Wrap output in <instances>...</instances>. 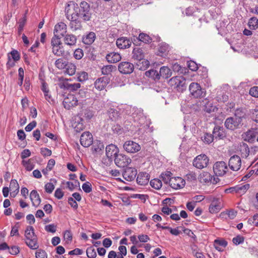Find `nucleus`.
Returning <instances> with one entry per match:
<instances>
[{
  "label": "nucleus",
  "mask_w": 258,
  "mask_h": 258,
  "mask_svg": "<svg viewBox=\"0 0 258 258\" xmlns=\"http://www.w3.org/2000/svg\"><path fill=\"white\" fill-rule=\"evenodd\" d=\"M77 8V3L74 2H69L65 8V15L68 20L70 21V27L72 31H75L82 28L81 22L80 17L74 12Z\"/></svg>",
  "instance_id": "nucleus-1"
},
{
  "label": "nucleus",
  "mask_w": 258,
  "mask_h": 258,
  "mask_svg": "<svg viewBox=\"0 0 258 258\" xmlns=\"http://www.w3.org/2000/svg\"><path fill=\"white\" fill-rule=\"evenodd\" d=\"M106 155L109 161H128L130 158L124 154H119V149L115 145L111 144L106 147Z\"/></svg>",
  "instance_id": "nucleus-2"
},
{
  "label": "nucleus",
  "mask_w": 258,
  "mask_h": 258,
  "mask_svg": "<svg viewBox=\"0 0 258 258\" xmlns=\"http://www.w3.org/2000/svg\"><path fill=\"white\" fill-rule=\"evenodd\" d=\"M32 226H28L25 231L26 244L32 249H37L39 247L37 236L34 233Z\"/></svg>",
  "instance_id": "nucleus-3"
},
{
  "label": "nucleus",
  "mask_w": 258,
  "mask_h": 258,
  "mask_svg": "<svg viewBox=\"0 0 258 258\" xmlns=\"http://www.w3.org/2000/svg\"><path fill=\"white\" fill-rule=\"evenodd\" d=\"M74 12L84 21H88L91 19L92 14L90 7L86 2H81L79 6L77 4V8H75Z\"/></svg>",
  "instance_id": "nucleus-4"
},
{
  "label": "nucleus",
  "mask_w": 258,
  "mask_h": 258,
  "mask_svg": "<svg viewBox=\"0 0 258 258\" xmlns=\"http://www.w3.org/2000/svg\"><path fill=\"white\" fill-rule=\"evenodd\" d=\"M169 85L179 92H182L186 89V80L181 76L171 78L168 81Z\"/></svg>",
  "instance_id": "nucleus-5"
},
{
  "label": "nucleus",
  "mask_w": 258,
  "mask_h": 258,
  "mask_svg": "<svg viewBox=\"0 0 258 258\" xmlns=\"http://www.w3.org/2000/svg\"><path fill=\"white\" fill-rule=\"evenodd\" d=\"M190 94L194 98H203L206 96V92L198 83L192 82L189 86Z\"/></svg>",
  "instance_id": "nucleus-6"
},
{
  "label": "nucleus",
  "mask_w": 258,
  "mask_h": 258,
  "mask_svg": "<svg viewBox=\"0 0 258 258\" xmlns=\"http://www.w3.org/2000/svg\"><path fill=\"white\" fill-rule=\"evenodd\" d=\"M199 179L201 183L206 184H216L219 181L218 177L212 176L211 174L207 172H203L201 173L199 175Z\"/></svg>",
  "instance_id": "nucleus-7"
},
{
  "label": "nucleus",
  "mask_w": 258,
  "mask_h": 258,
  "mask_svg": "<svg viewBox=\"0 0 258 258\" xmlns=\"http://www.w3.org/2000/svg\"><path fill=\"white\" fill-rule=\"evenodd\" d=\"M242 119L237 117H230L227 118L224 123L225 127L230 130H234L239 127L241 124Z\"/></svg>",
  "instance_id": "nucleus-8"
},
{
  "label": "nucleus",
  "mask_w": 258,
  "mask_h": 258,
  "mask_svg": "<svg viewBox=\"0 0 258 258\" xmlns=\"http://www.w3.org/2000/svg\"><path fill=\"white\" fill-rule=\"evenodd\" d=\"M223 208L222 200L221 198H214L209 207V212L211 214L218 213Z\"/></svg>",
  "instance_id": "nucleus-9"
},
{
  "label": "nucleus",
  "mask_w": 258,
  "mask_h": 258,
  "mask_svg": "<svg viewBox=\"0 0 258 258\" xmlns=\"http://www.w3.org/2000/svg\"><path fill=\"white\" fill-rule=\"evenodd\" d=\"M227 170L226 162H215L213 166V171L217 177L224 175Z\"/></svg>",
  "instance_id": "nucleus-10"
},
{
  "label": "nucleus",
  "mask_w": 258,
  "mask_h": 258,
  "mask_svg": "<svg viewBox=\"0 0 258 258\" xmlns=\"http://www.w3.org/2000/svg\"><path fill=\"white\" fill-rule=\"evenodd\" d=\"M78 104V100L76 96L73 94H68L64 98L63 104L65 108L70 109L71 107L77 106Z\"/></svg>",
  "instance_id": "nucleus-11"
},
{
  "label": "nucleus",
  "mask_w": 258,
  "mask_h": 258,
  "mask_svg": "<svg viewBox=\"0 0 258 258\" xmlns=\"http://www.w3.org/2000/svg\"><path fill=\"white\" fill-rule=\"evenodd\" d=\"M93 142V136L89 132H84L80 137V143L84 147H89Z\"/></svg>",
  "instance_id": "nucleus-12"
},
{
  "label": "nucleus",
  "mask_w": 258,
  "mask_h": 258,
  "mask_svg": "<svg viewBox=\"0 0 258 258\" xmlns=\"http://www.w3.org/2000/svg\"><path fill=\"white\" fill-rule=\"evenodd\" d=\"M134 70V64L130 62L122 61L118 65V70L121 74H130Z\"/></svg>",
  "instance_id": "nucleus-13"
},
{
  "label": "nucleus",
  "mask_w": 258,
  "mask_h": 258,
  "mask_svg": "<svg viewBox=\"0 0 258 258\" xmlns=\"http://www.w3.org/2000/svg\"><path fill=\"white\" fill-rule=\"evenodd\" d=\"M124 149L128 153H136L141 149L140 146L133 141H128L123 144Z\"/></svg>",
  "instance_id": "nucleus-14"
},
{
  "label": "nucleus",
  "mask_w": 258,
  "mask_h": 258,
  "mask_svg": "<svg viewBox=\"0 0 258 258\" xmlns=\"http://www.w3.org/2000/svg\"><path fill=\"white\" fill-rule=\"evenodd\" d=\"M169 184L172 188L178 189L184 186L185 181L180 177H174L171 178Z\"/></svg>",
  "instance_id": "nucleus-15"
},
{
  "label": "nucleus",
  "mask_w": 258,
  "mask_h": 258,
  "mask_svg": "<svg viewBox=\"0 0 258 258\" xmlns=\"http://www.w3.org/2000/svg\"><path fill=\"white\" fill-rule=\"evenodd\" d=\"M137 174V170L133 167H126L123 172V177L127 181L133 180Z\"/></svg>",
  "instance_id": "nucleus-16"
},
{
  "label": "nucleus",
  "mask_w": 258,
  "mask_h": 258,
  "mask_svg": "<svg viewBox=\"0 0 258 258\" xmlns=\"http://www.w3.org/2000/svg\"><path fill=\"white\" fill-rule=\"evenodd\" d=\"M110 79L107 77L98 78L94 83L95 87L98 90L101 91L106 87Z\"/></svg>",
  "instance_id": "nucleus-17"
},
{
  "label": "nucleus",
  "mask_w": 258,
  "mask_h": 258,
  "mask_svg": "<svg viewBox=\"0 0 258 258\" xmlns=\"http://www.w3.org/2000/svg\"><path fill=\"white\" fill-rule=\"evenodd\" d=\"M67 31V26L63 22H59L55 25L54 29V34L63 36Z\"/></svg>",
  "instance_id": "nucleus-18"
},
{
  "label": "nucleus",
  "mask_w": 258,
  "mask_h": 258,
  "mask_svg": "<svg viewBox=\"0 0 258 258\" xmlns=\"http://www.w3.org/2000/svg\"><path fill=\"white\" fill-rule=\"evenodd\" d=\"M59 86L61 88H63L70 91H75L81 87L80 83H70L68 80H66L63 83L60 84Z\"/></svg>",
  "instance_id": "nucleus-19"
},
{
  "label": "nucleus",
  "mask_w": 258,
  "mask_h": 258,
  "mask_svg": "<svg viewBox=\"0 0 258 258\" xmlns=\"http://www.w3.org/2000/svg\"><path fill=\"white\" fill-rule=\"evenodd\" d=\"M132 41L126 37H120L118 38L116 41L117 46L120 49H125L131 46Z\"/></svg>",
  "instance_id": "nucleus-20"
},
{
  "label": "nucleus",
  "mask_w": 258,
  "mask_h": 258,
  "mask_svg": "<svg viewBox=\"0 0 258 258\" xmlns=\"http://www.w3.org/2000/svg\"><path fill=\"white\" fill-rule=\"evenodd\" d=\"M150 179V175L146 172H140L137 178V183L141 185H147Z\"/></svg>",
  "instance_id": "nucleus-21"
},
{
  "label": "nucleus",
  "mask_w": 258,
  "mask_h": 258,
  "mask_svg": "<svg viewBox=\"0 0 258 258\" xmlns=\"http://www.w3.org/2000/svg\"><path fill=\"white\" fill-rule=\"evenodd\" d=\"M133 112L132 113L133 117L135 121L138 122L142 124V121L144 120V116L143 110L141 108H134L133 109Z\"/></svg>",
  "instance_id": "nucleus-22"
},
{
  "label": "nucleus",
  "mask_w": 258,
  "mask_h": 258,
  "mask_svg": "<svg viewBox=\"0 0 258 258\" xmlns=\"http://www.w3.org/2000/svg\"><path fill=\"white\" fill-rule=\"evenodd\" d=\"M213 135L215 139H223L226 137V133L222 126H216L213 131Z\"/></svg>",
  "instance_id": "nucleus-23"
},
{
  "label": "nucleus",
  "mask_w": 258,
  "mask_h": 258,
  "mask_svg": "<svg viewBox=\"0 0 258 258\" xmlns=\"http://www.w3.org/2000/svg\"><path fill=\"white\" fill-rule=\"evenodd\" d=\"M63 37V42L65 44L70 46H74L77 42V37L72 34H66Z\"/></svg>",
  "instance_id": "nucleus-24"
},
{
  "label": "nucleus",
  "mask_w": 258,
  "mask_h": 258,
  "mask_svg": "<svg viewBox=\"0 0 258 258\" xmlns=\"http://www.w3.org/2000/svg\"><path fill=\"white\" fill-rule=\"evenodd\" d=\"M92 145V151L93 153L101 154L104 149V145L102 142L98 140H95Z\"/></svg>",
  "instance_id": "nucleus-25"
},
{
  "label": "nucleus",
  "mask_w": 258,
  "mask_h": 258,
  "mask_svg": "<svg viewBox=\"0 0 258 258\" xmlns=\"http://www.w3.org/2000/svg\"><path fill=\"white\" fill-rule=\"evenodd\" d=\"M10 195L12 197H15L19 191V185L16 179H12L10 182Z\"/></svg>",
  "instance_id": "nucleus-26"
},
{
  "label": "nucleus",
  "mask_w": 258,
  "mask_h": 258,
  "mask_svg": "<svg viewBox=\"0 0 258 258\" xmlns=\"http://www.w3.org/2000/svg\"><path fill=\"white\" fill-rule=\"evenodd\" d=\"M30 198L33 206L37 207L40 205L41 203V199L36 190H33L31 191Z\"/></svg>",
  "instance_id": "nucleus-27"
},
{
  "label": "nucleus",
  "mask_w": 258,
  "mask_h": 258,
  "mask_svg": "<svg viewBox=\"0 0 258 258\" xmlns=\"http://www.w3.org/2000/svg\"><path fill=\"white\" fill-rule=\"evenodd\" d=\"M106 58L109 62L114 63L120 61L121 57L119 53L112 52L106 55Z\"/></svg>",
  "instance_id": "nucleus-28"
},
{
  "label": "nucleus",
  "mask_w": 258,
  "mask_h": 258,
  "mask_svg": "<svg viewBox=\"0 0 258 258\" xmlns=\"http://www.w3.org/2000/svg\"><path fill=\"white\" fill-rule=\"evenodd\" d=\"M145 75L156 82H158L160 79L159 72L154 69L146 71L145 72Z\"/></svg>",
  "instance_id": "nucleus-29"
},
{
  "label": "nucleus",
  "mask_w": 258,
  "mask_h": 258,
  "mask_svg": "<svg viewBox=\"0 0 258 258\" xmlns=\"http://www.w3.org/2000/svg\"><path fill=\"white\" fill-rule=\"evenodd\" d=\"M144 53L141 48L136 47L133 50V58L141 61L144 59Z\"/></svg>",
  "instance_id": "nucleus-30"
},
{
  "label": "nucleus",
  "mask_w": 258,
  "mask_h": 258,
  "mask_svg": "<svg viewBox=\"0 0 258 258\" xmlns=\"http://www.w3.org/2000/svg\"><path fill=\"white\" fill-rule=\"evenodd\" d=\"M227 245V242L223 239H216L214 241L215 248L219 251L223 250V248H225Z\"/></svg>",
  "instance_id": "nucleus-31"
},
{
  "label": "nucleus",
  "mask_w": 258,
  "mask_h": 258,
  "mask_svg": "<svg viewBox=\"0 0 258 258\" xmlns=\"http://www.w3.org/2000/svg\"><path fill=\"white\" fill-rule=\"evenodd\" d=\"M159 74L160 78L167 79L172 75V72L168 67L163 66L160 69Z\"/></svg>",
  "instance_id": "nucleus-32"
},
{
  "label": "nucleus",
  "mask_w": 258,
  "mask_h": 258,
  "mask_svg": "<svg viewBox=\"0 0 258 258\" xmlns=\"http://www.w3.org/2000/svg\"><path fill=\"white\" fill-rule=\"evenodd\" d=\"M96 35L93 32H90L82 38L83 42L87 45L91 44L95 40Z\"/></svg>",
  "instance_id": "nucleus-33"
},
{
  "label": "nucleus",
  "mask_w": 258,
  "mask_h": 258,
  "mask_svg": "<svg viewBox=\"0 0 258 258\" xmlns=\"http://www.w3.org/2000/svg\"><path fill=\"white\" fill-rule=\"evenodd\" d=\"M72 126L75 131L78 133L83 131L85 127L82 119L80 118H78L77 121H75L73 123Z\"/></svg>",
  "instance_id": "nucleus-34"
},
{
  "label": "nucleus",
  "mask_w": 258,
  "mask_h": 258,
  "mask_svg": "<svg viewBox=\"0 0 258 258\" xmlns=\"http://www.w3.org/2000/svg\"><path fill=\"white\" fill-rule=\"evenodd\" d=\"M249 187L250 186L249 184L236 185V194L241 196L246 192V191L249 189Z\"/></svg>",
  "instance_id": "nucleus-35"
},
{
  "label": "nucleus",
  "mask_w": 258,
  "mask_h": 258,
  "mask_svg": "<svg viewBox=\"0 0 258 258\" xmlns=\"http://www.w3.org/2000/svg\"><path fill=\"white\" fill-rule=\"evenodd\" d=\"M65 73L69 76H73L74 75L76 71V66L74 63L71 62H67V65L65 67Z\"/></svg>",
  "instance_id": "nucleus-36"
},
{
  "label": "nucleus",
  "mask_w": 258,
  "mask_h": 258,
  "mask_svg": "<svg viewBox=\"0 0 258 258\" xmlns=\"http://www.w3.org/2000/svg\"><path fill=\"white\" fill-rule=\"evenodd\" d=\"M170 47L168 44L165 43H161L159 45L158 51L161 56L166 55L169 52Z\"/></svg>",
  "instance_id": "nucleus-37"
},
{
  "label": "nucleus",
  "mask_w": 258,
  "mask_h": 258,
  "mask_svg": "<svg viewBox=\"0 0 258 258\" xmlns=\"http://www.w3.org/2000/svg\"><path fill=\"white\" fill-rule=\"evenodd\" d=\"M248 25L250 29L255 30L258 28V19L252 17L249 19Z\"/></svg>",
  "instance_id": "nucleus-38"
},
{
  "label": "nucleus",
  "mask_w": 258,
  "mask_h": 258,
  "mask_svg": "<svg viewBox=\"0 0 258 258\" xmlns=\"http://www.w3.org/2000/svg\"><path fill=\"white\" fill-rule=\"evenodd\" d=\"M52 51L53 53L57 56H62L64 53L61 45L52 46Z\"/></svg>",
  "instance_id": "nucleus-39"
},
{
  "label": "nucleus",
  "mask_w": 258,
  "mask_h": 258,
  "mask_svg": "<svg viewBox=\"0 0 258 258\" xmlns=\"http://www.w3.org/2000/svg\"><path fill=\"white\" fill-rule=\"evenodd\" d=\"M115 68H116L114 66L111 65V64L107 65V66H104L102 68L101 72H102V74L105 75H108L111 74V73L112 72H113V71H115Z\"/></svg>",
  "instance_id": "nucleus-40"
},
{
  "label": "nucleus",
  "mask_w": 258,
  "mask_h": 258,
  "mask_svg": "<svg viewBox=\"0 0 258 258\" xmlns=\"http://www.w3.org/2000/svg\"><path fill=\"white\" fill-rule=\"evenodd\" d=\"M67 62L68 61L65 60L64 59L60 58L56 59L54 64L57 69L62 70L64 69L66 65H67Z\"/></svg>",
  "instance_id": "nucleus-41"
},
{
  "label": "nucleus",
  "mask_w": 258,
  "mask_h": 258,
  "mask_svg": "<svg viewBox=\"0 0 258 258\" xmlns=\"http://www.w3.org/2000/svg\"><path fill=\"white\" fill-rule=\"evenodd\" d=\"M77 80L80 82H83L89 78L88 74L84 71H81L77 73Z\"/></svg>",
  "instance_id": "nucleus-42"
},
{
  "label": "nucleus",
  "mask_w": 258,
  "mask_h": 258,
  "mask_svg": "<svg viewBox=\"0 0 258 258\" xmlns=\"http://www.w3.org/2000/svg\"><path fill=\"white\" fill-rule=\"evenodd\" d=\"M255 133L253 131L249 130L245 133L243 138L245 141L252 142L255 138Z\"/></svg>",
  "instance_id": "nucleus-43"
},
{
  "label": "nucleus",
  "mask_w": 258,
  "mask_h": 258,
  "mask_svg": "<svg viewBox=\"0 0 258 258\" xmlns=\"http://www.w3.org/2000/svg\"><path fill=\"white\" fill-rule=\"evenodd\" d=\"M214 138L213 135L206 133L201 137V139L205 143L210 144L213 141Z\"/></svg>",
  "instance_id": "nucleus-44"
},
{
  "label": "nucleus",
  "mask_w": 258,
  "mask_h": 258,
  "mask_svg": "<svg viewBox=\"0 0 258 258\" xmlns=\"http://www.w3.org/2000/svg\"><path fill=\"white\" fill-rule=\"evenodd\" d=\"M150 185L156 189H159L162 186V181L157 178L152 179L150 182Z\"/></svg>",
  "instance_id": "nucleus-45"
},
{
  "label": "nucleus",
  "mask_w": 258,
  "mask_h": 258,
  "mask_svg": "<svg viewBox=\"0 0 258 258\" xmlns=\"http://www.w3.org/2000/svg\"><path fill=\"white\" fill-rule=\"evenodd\" d=\"M242 158H246L249 155V149L246 144H243L240 149Z\"/></svg>",
  "instance_id": "nucleus-46"
},
{
  "label": "nucleus",
  "mask_w": 258,
  "mask_h": 258,
  "mask_svg": "<svg viewBox=\"0 0 258 258\" xmlns=\"http://www.w3.org/2000/svg\"><path fill=\"white\" fill-rule=\"evenodd\" d=\"M8 56H9L14 61H17L20 59V54L19 52L15 49H13L9 52L8 54Z\"/></svg>",
  "instance_id": "nucleus-47"
},
{
  "label": "nucleus",
  "mask_w": 258,
  "mask_h": 258,
  "mask_svg": "<svg viewBox=\"0 0 258 258\" xmlns=\"http://www.w3.org/2000/svg\"><path fill=\"white\" fill-rule=\"evenodd\" d=\"M108 115L112 120H116L119 117V112L114 108H110L108 111Z\"/></svg>",
  "instance_id": "nucleus-48"
},
{
  "label": "nucleus",
  "mask_w": 258,
  "mask_h": 258,
  "mask_svg": "<svg viewBox=\"0 0 258 258\" xmlns=\"http://www.w3.org/2000/svg\"><path fill=\"white\" fill-rule=\"evenodd\" d=\"M172 173L170 171H166L164 173H162L161 175V177L165 183H170V180L172 177L171 175Z\"/></svg>",
  "instance_id": "nucleus-49"
},
{
  "label": "nucleus",
  "mask_w": 258,
  "mask_h": 258,
  "mask_svg": "<svg viewBox=\"0 0 258 258\" xmlns=\"http://www.w3.org/2000/svg\"><path fill=\"white\" fill-rule=\"evenodd\" d=\"M139 39L140 41L145 43H149L152 42L151 38L148 35L144 33L140 34Z\"/></svg>",
  "instance_id": "nucleus-50"
},
{
  "label": "nucleus",
  "mask_w": 258,
  "mask_h": 258,
  "mask_svg": "<svg viewBox=\"0 0 258 258\" xmlns=\"http://www.w3.org/2000/svg\"><path fill=\"white\" fill-rule=\"evenodd\" d=\"M26 21H27V19H26V17L25 16H24L23 17L21 18L19 20V27L18 28V32L19 35H20L21 34L22 31L23 30V28H24V26L26 24Z\"/></svg>",
  "instance_id": "nucleus-51"
},
{
  "label": "nucleus",
  "mask_w": 258,
  "mask_h": 258,
  "mask_svg": "<svg viewBox=\"0 0 258 258\" xmlns=\"http://www.w3.org/2000/svg\"><path fill=\"white\" fill-rule=\"evenodd\" d=\"M60 36L56 34H54L51 40V46H56L58 45H61L62 43L60 40Z\"/></svg>",
  "instance_id": "nucleus-52"
},
{
  "label": "nucleus",
  "mask_w": 258,
  "mask_h": 258,
  "mask_svg": "<svg viewBox=\"0 0 258 258\" xmlns=\"http://www.w3.org/2000/svg\"><path fill=\"white\" fill-rule=\"evenodd\" d=\"M244 237L240 235H238L236 236L233 237L232 239L233 243L236 245L243 243L244 242Z\"/></svg>",
  "instance_id": "nucleus-53"
},
{
  "label": "nucleus",
  "mask_w": 258,
  "mask_h": 258,
  "mask_svg": "<svg viewBox=\"0 0 258 258\" xmlns=\"http://www.w3.org/2000/svg\"><path fill=\"white\" fill-rule=\"evenodd\" d=\"M247 222L251 225L258 226V213L254 214L252 217L249 218Z\"/></svg>",
  "instance_id": "nucleus-54"
},
{
  "label": "nucleus",
  "mask_w": 258,
  "mask_h": 258,
  "mask_svg": "<svg viewBox=\"0 0 258 258\" xmlns=\"http://www.w3.org/2000/svg\"><path fill=\"white\" fill-rule=\"evenodd\" d=\"M229 167L233 171L238 170L241 166V162H228Z\"/></svg>",
  "instance_id": "nucleus-55"
},
{
  "label": "nucleus",
  "mask_w": 258,
  "mask_h": 258,
  "mask_svg": "<svg viewBox=\"0 0 258 258\" xmlns=\"http://www.w3.org/2000/svg\"><path fill=\"white\" fill-rule=\"evenodd\" d=\"M84 55L82 49L78 48L75 50L74 53V56L77 59H80Z\"/></svg>",
  "instance_id": "nucleus-56"
},
{
  "label": "nucleus",
  "mask_w": 258,
  "mask_h": 258,
  "mask_svg": "<svg viewBox=\"0 0 258 258\" xmlns=\"http://www.w3.org/2000/svg\"><path fill=\"white\" fill-rule=\"evenodd\" d=\"M82 187L84 191L86 193H89L92 191V185L89 182L83 183Z\"/></svg>",
  "instance_id": "nucleus-57"
},
{
  "label": "nucleus",
  "mask_w": 258,
  "mask_h": 258,
  "mask_svg": "<svg viewBox=\"0 0 258 258\" xmlns=\"http://www.w3.org/2000/svg\"><path fill=\"white\" fill-rule=\"evenodd\" d=\"M54 189V185L52 182H48L45 185V191L48 194L51 193Z\"/></svg>",
  "instance_id": "nucleus-58"
},
{
  "label": "nucleus",
  "mask_w": 258,
  "mask_h": 258,
  "mask_svg": "<svg viewBox=\"0 0 258 258\" xmlns=\"http://www.w3.org/2000/svg\"><path fill=\"white\" fill-rule=\"evenodd\" d=\"M86 253L87 256L89 258H95L97 256L95 249L91 247L87 248Z\"/></svg>",
  "instance_id": "nucleus-59"
},
{
  "label": "nucleus",
  "mask_w": 258,
  "mask_h": 258,
  "mask_svg": "<svg viewBox=\"0 0 258 258\" xmlns=\"http://www.w3.org/2000/svg\"><path fill=\"white\" fill-rule=\"evenodd\" d=\"M209 162H192L193 166L198 169H202L208 166Z\"/></svg>",
  "instance_id": "nucleus-60"
},
{
  "label": "nucleus",
  "mask_w": 258,
  "mask_h": 258,
  "mask_svg": "<svg viewBox=\"0 0 258 258\" xmlns=\"http://www.w3.org/2000/svg\"><path fill=\"white\" fill-rule=\"evenodd\" d=\"M251 117L254 121L258 123V109L255 108L251 110Z\"/></svg>",
  "instance_id": "nucleus-61"
},
{
  "label": "nucleus",
  "mask_w": 258,
  "mask_h": 258,
  "mask_svg": "<svg viewBox=\"0 0 258 258\" xmlns=\"http://www.w3.org/2000/svg\"><path fill=\"white\" fill-rule=\"evenodd\" d=\"M64 239L69 243L72 240V234L70 230H66L63 234Z\"/></svg>",
  "instance_id": "nucleus-62"
},
{
  "label": "nucleus",
  "mask_w": 258,
  "mask_h": 258,
  "mask_svg": "<svg viewBox=\"0 0 258 258\" xmlns=\"http://www.w3.org/2000/svg\"><path fill=\"white\" fill-rule=\"evenodd\" d=\"M249 94L255 98L258 97V87L254 86L250 88L249 91Z\"/></svg>",
  "instance_id": "nucleus-63"
},
{
  "label": "nucleus",
  "mask_w": 258,
  "mask_h": 258,
  "mask_svg": "<svg viewBox=\"0 0 258 258\" xmlns=\"http://www.w3.org/2000/svg\"><path fill=\"white\" fill-rule=\"evenodd\" d=\"M36 258H47V253L44 250H39L35 253Z\"/></svg>",
  "instance_id": "nucleus-64"
}]
</instances>
